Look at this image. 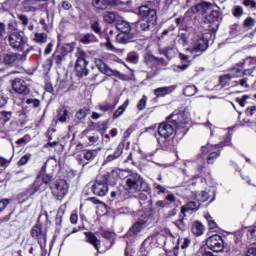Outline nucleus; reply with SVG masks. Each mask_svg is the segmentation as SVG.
I'll use <instances>...</instances> for the list:
<instances>
[{
	"mask_svg": "<svg viewBox=\"0 0 256 256\" xmlns=\"http://www.w3.org/2000/svg\"><path fill=\"white\" fill-rule=\"evenodd\" d=\"M168 121L175 128L176 133L185 135L187 133V125L191 123L189 112L175 110L169 117Z\"/></svg>",
	"mask_w": 256,
	"mask_h": 256,
	"instance_id": "1",
	"label": "nucleus"
},
{
	"mask_svg": "<svg viewBox=\"0 0 256 256\" xmlns=\"http://www.w3.org/2000/svg\"><path fill=\"white\" fill-rule=\"evenodd\" d=\"M157 133L159 135L157 141L160 147H162V149H169V147H171V137H173V134L175 133V126L171 124L169 118H167L166 122L159 124Z\"/></svg>",
	"mask_w": 256,
	"mask_h": 256,
	"instance_id": "2",
	"label": "nucleus"
},
{
	"mask_svg": "<svg viewBox=\"0 0 256 256\" xmlns=\"http://www.w3.org/2000/svg\"><path fill=\"white\" fill-rule=\"evenodd\" d=\"M209 47V41L203 37L202 34H194L191 39V43L187 48V51L191 52L192 55H201L203 52L207 51Z\"/></svg>",
	"mask_w": 256,
	"mask_h": 256,
	"instance_id": "3",
	"label": "nucleus"
},
{
	"mask_svg": "<svg viewBox=\"0 0 256 256\" xmlns=\"http://www.w3.org/2000/svg\"><path fill=\"white\" fill-rule=\"evenodd\" d=\"M50 189L57 201H63L69 193V183H67V180L65 179H60L55 181L53 185L50 186Z\"/></svg>",
	"mask_w": 256,
	"mask_h": 256,
	"instance_id": "4",
	"label": "nucleus"
},
{
	"mask_svg": "<svg viewBox=\"0 0 256 256\" xmlns=\"http://www.w3.org/2000/svg\"><path fill=\"white\" fill-rule=\"evenodd\" d=\"M145 180L139 174H131L126 178L125 189L128 193H139L143 189Z\"/></svg>",
	"mask_w": 256,
	"mask_h": 256,
	"instance_id": "5",
	"label": "nucleus"
},
{
	"mask_svg": "<svg viewBox=\"0 0 256 256\" xmlns=\"http://www.w3.org/2000/svg\"><path fill=\"white\" fill-rule=\"evenodd\" d=\"M30 235L32 239L37 241L41 249L47 246V226L44 225H34L31 228Z\"/></svg>",
	"mask_w": 256,
	"mask_h": 256,
	"instance_id": "6",
	"label": "nucleus"
},
{
	"mask_svg": "<svg viewBox=\"0 0 256 256\" xmlns=\"http://www.w3.org/2000/svg\"><path fill=\"white\" fill-rule=\"evenodd\" d=\"M107 176L100 175L97 177L95 183L92 185V192L98 197H105L109 193V184Z\"/></svg>",
	"mask_w": 256,
	"mask_h": 256,
	"instance_id": "7",
	"label": "nucleus"
},
{
	"mask_svg": "<svg viewBox=\"0 0 256 256\" xmlns=\"http://www.w3.org/2000/svg\"><path fill=\"white\" fill-rule=\"evenodd\" d=\"M206 247L213 253H221L225 249V242L223 237L218 234H213L206 239Z\"/></svg>",
	"mask_w": 256,
	"mask_h": 256,
	"instance_id": "8",
	"label": "nucleus"
},
{
	"mask_svg": "<svg viewBox=\"0 0 256 256\" xmlns=\"http://www.w3.org/2000/svg\"><path fill=\"white\" fill-rule=\"evenodd\" d=\"M217 149H221V144H216V145L207 144L206 146L201 147V152L203 153V155H207V153L212 151L209 153L207 157L208 165H213V163H215V159H217V157L221 155V151Z\"/></svg>",
	"mask_w": 256,
	"mask_h": 256,
	"instance_id": "9",
	"label": "nucleus"
},
{
	"mask_svg": "<svg viewBox=\"0 0 256 256\" xmlns=\"http://www.w3.org/2000/svg\"><path fill=\"white\" fill-rule=\"evenodd\" d=\"M95 63L97 69H99V71H101L103 75H107L108 77L114 76L118 77L119 79H123V77H125V75L121 74V72L109 68V66H107V64H105L104 61L101 59H96Z\"/></svg>",
	"mask_w": 256,
	"mask_h": 256,
	"instance_id": "10",
	"label": "nucleus"
},
{
	"mask_svg": "<svg viewBox=\"0 0 256 256\" xmlns=\"http://www.w3.org/2000/svg\"><path fill=\"white\" fill-rule=\"evenodd\" d=\"M9 44L12 49L23 51V47H25V39L23 38V34L21 32L11 33L9 36Z\"/></svg>",
	"mask_w": 256,
	"mask_h": 256,
	"instance_id": "11",
	"label": "nucleus"
},
{
	"mask_svg": "<svg viewBox=\"0 0 256 256\" xmlns=\"http://www.w3.org/2000/svg\"><path fill=\"white\" fill-rule=\"evenodd\" d=\"M12 89L19 95H29L31 91V89H29V85H27V82L21 78H16L12 81Z\"/></svg>",
	"mask_w": 256,
	"mask_h": 256,
	"instance_id": "12",
	"label": "nucleus"
},
{
	"mask_svg": "<svg viewBox=\"0 0 256 256\" xmlns=\"http://www.w3.org/2000/svg\"><path fill=\"white\" fill-rule=\"evenodd\" d=\"M93 7L101 11L107 9L108 7H119V5H124L121 0H93Z\"/></svg>",
	"mask_w": 256,
	"mask_h": 256,
	"instance_id": "13",
	"label": "nucleus"
},
{
	"mask_svg": "<svg viewBox=\"0 0 256 256\" xmlns=\"http://www.w3.org/2000/svg\"><path fill=\"white\" fill-rule=\"evenodd\" d=\"M251 73H253V69L245 68V63L241 62L237 64L228 74H230L232 79H235L245 75H251Z\"/></svg>",
	"mask_w": 256,
	"mask_h": 256,
	"instance_id": "14",
	"label": "nucleus"
},
{
	"mask_svg": "<svg viewBox=\"0 0 256 256\" xmlns=\"http://www.w3.org/2000/svg\"><path fill=\"white\" fill-rule=\"evenodd\" d=\"M138 15L142 19H150L151 23H157V10L151 9L149 6H140Z\"/></svg>",
	"mask_w": 256,
	"mask_h": 256,
	"instance_id": "15",
	"label": "nucleus"
},
{
	"mask_svg": "<svg viewBox=\"0 0 256 256\" xmlns=\"http://www.w3.org/2000/svg\"><path fill=\"white\" fill-rule=\"evenodd\" d=\"M151 237H162V243L164 245L167 243V237H172V239H175V235L171 233V230L163 226H156L151 234Z\"/></svg>",
	"mask_w": 256,
	"mask_h": 256,
	"instance_id": "16",
	"label": "nucleus"
},
{
	"mask_svg": "<svg viewBox=\"0 0 256 256\" xmlns=\"http://www.w3.org/2000/svg\"><path fill=\"white\" fill-rule=\"evenodd\" d=\"M25 53L17 54V53H8L3 57V63L5 65H15V63H19V61H25Z\"/></svg>",
	"mask_w": 256,
	"mask_h": 256,
	"instance_id": "17",
	"label": "nucleus"
},
{
	"mask_svg": "<svg viewBox=\"0 0 256 256\" xmlns=\"http://www.w3.org/2000/svg\"><path fill=\"white\" fill-rule=\"evenodd\" d=\"M86 243H89V245H92L96 251H99L101 249V240L97 238L95 233L93 232H84Z\"/></svg>",
	"mask_w": 256,
	"mask_h": 256,
	"instance_id": "18",
	"label": "nucleus"
},
{
	"mask_svg": "<svg viewBox=\"0 0 256 256\" xmlns=\"http://www.w3.org/2000/svg\"><path fill=\"white\" fill-rule=\"evenodd\" d=\"M87 65H89V62H76L75 71L77 77H87V75H89V69H87Z\"/></svg>",
	"mask_w": 256,
	"mask_h": 256,
	"instance_id": "19",
	"label": "nucleus"
},
{
	"mask_svg": "<svg viewBox=\"0 0 256 256\" xmlns=\"http://www.w3.org/2000/svg\"><path fill=\"white\" fill-rule=\"evenodd\" d=\"M177 89V86H164L154 89V95L155 97H165L166 95H169L173 93Z\"/></svg>",
	"mask_w": 256,
	"mask_h": 256,
	"instance_id": "20",
	"label": "nucleus"
},
{
	"mask_svg": "<svg viewBox=\"0 0 256 256\" xmlns=\"http://www.w3.org/2000/svg\"><path fill=\"white\" fill-rule=\"evenodd\" d=\"M46 187L43 182H39V180H35L34 184L30 186V188L27 190L28 195L33 196L36 195V193H41V191H45Z\"/></svg>",
	"mask_w": 256,
	"mask_h": 256,
	"instance_id": "21",
	"label": "nucleus"
},
{
	"mask_svg": "<svg viewBox=\"0 0 256 256\" xmlns=\"http://www.w3.org/2000/svg\"><path fill=\"white\" fill-rule=\"evenodd\" d=\"M123 149H125V144L123 142H120L118 146L116 147L113 154H110L106 158L107 163H111V161H115V159H119L121 155H123Z\"/></svg>",
	"mask_w": 256,
	"mask_h": 256,
	"instance_id": "22",
	"label": "nucleus"
},
{
	"mask_svg": "<svg viewBox=\"0 0 256 256\" xmlns=\"http://www.w3.org/2000/svg\"><path fill=\"white\" fill-rule=\"evenodd\" d=\"M215 197H216L215 188H208L204 190L201 194V199L203 202L210 201V203H213V201H215Z\"/></svg>",
	"mask_w": 256,
	"mask_h": 256,
	"instance_id": "23",
	"label": "nucleus"
},
{
	"mask_svg": "<svg viewBox=\"0 0 256 256\" xmlns=\"http://www.w3.org/2000/svg\"><path fill=\"white\" fill-rule=\"evenodd\" d=\"M199 207H201V203H199V201H191L181 207V213H182V215H185V213H187V211L199 210Z\"/></svg>",
	"mask_w": 256,
	"mask_h": 256,
	"instance_id": "24",
	"label": "nucleus"
},
{
	"mask_svg": "<svg viewBox=\"0 0 256 256\" xmlns=\"http://www.w3.org/2000/svg\"><path fill=\"white\" fill-rule=\"evenodd\" d=\"M143 231V225H132L129 230L126 232L125 237L126 239H131L133 237H137L139 233Z\"/></svg>",
	"mask_w": 256,
	"mask_h": 256,
	"instance_id": "25",
	"label": "nucleus"
},
{
	"mask_svg": "<svg viewBox=\"0 0 256 256\" xmlns=\"http://www.w3.org/2000/svg\"><path fill=\"white\" fill-rule=\"evenodd\" d=\"M212 7V3L201 2L200 4H197L193 9L194 11H196V13H199L200 15H205V13H207V10L211 9Z\"/></svg>",
	"mask_w": 256,
	"mask_h": 256,
	"instance_id": "26",
	"label": "nucleus"
},
{
	"mask_svg": "<svg viewBox=\"0 0 256 256\" xmlns=\"http://www.w3.org/2000/svg\"><path fill=\"white\" fill-rule=\"evenodd\" d=\"M116 29L121 33H131V24L125 20H118L116 22Z\"/></svg>",
	"mask_w": 256,
	"mask_h": 256,
	"instance_id": "27",
	"label": "nucleus"
},
{
	"mask_svg": "<svg viewBox=\"0 0 256 256\" xmlns=\"http://www.w3.org/2000/svg\"><path fill=\"white\" fill-rule=\"evenodd\" d=\"M100 235L101 237H103V239H107V241H110V246L107 249H111V247L115 245V232L109 230H102Z\"/></svg>",
	"mask_w": 256,
	"mask_h": 256,
	"instance_id": "28",
	"label": "nucleus"
},
{
	"mask_svg": "<svg viewBox=\"0 0 256 256\" xmlns=\"http://www.w3.org/2000/svg\"><path fill=\"white\" fill-rule=\"evenodd\" d=\"M133 39V34L121 32L116 36L117 43H122L123 45H127V43H131Z\"/></svg>",
	"mask_w": 256,
	"mask_h": 256,
	"instance_id": "29",
	"label": "nucleus"
},
{
	"mask_svg": "<svg viewBox=\"0 0 256 256\" xmlns=\"http://www.w3.org/2000/svg\"><path fill=\"white\" fill-rule=\"evenodd\" d=\"M115 107H117V104H111L110 102H102L98 105L99 111H102L103 113L114 111Z\"/></svg>",
	"mask_w": 256,
	"mask_h": 256,
	"instance_id": "30",
	"label": "nucleus"
},
{
	"mask_svg": "<svg viewBox=\"0 0 256 256\" xmlns=\"http://www.w3.org/2000/svg\"><path fill=\"white\" fill-rule=\"evenodd\" d=\"M157 22H151V19H143L138 22V29L140 31H149L151 29V25H155Z\"/></svg>",
	"mask_w": 256,
	"mask_h": 256,
	"instance_id": "31",
	"label": "nucleus"
},
{
	"mask_svg": "<svg viewBox=\"0 0 256 256\" xmlns=\"http://www.w3.org/2000/svg\"><path fill=\"white\" fill-rule=\"evenodd\" d=\"M129 106V100H126L123 105L119 106L117 110L113 113L112 119H119L121 115L125 113V110Z\"/></svg>",
	"mask_w": 256,
	"mask_h": 256,
	"instance_id": "32",
	"label": "nucleus"
},
{
	"mask_svg": "<svg viewBox=\"0 0 256 256\" xmlns=\"http://www.w3.org/2000/svg\"><path fill=\"white\" fill-rule=\"evenodd\" d=\"M23 10L26 11V13L29 12H35L37 11V8L35 7V1L33 0H24L23 1Z\"/></svg>",
	"mask_w": 256,
	"mask_h": 256,
	"instance_id": "33",
	"label": "nucleus"
},
{
	"mask_svg": "<svg viewBox=\"0 0 256 256\" xmlns=\"http://www.w3.org/2000/svg\"><path fill=\"white\" fill-rule=\"evenodd\" d=\"M220 81V85L222 87H229V85H232V81H233V78L231 77V75L228 73L226 75H223L220 77L219 79Z\"/></svg>",
	"mask_w": 256,
	"mask_h": 256,
	"instance_id": "34",
	"label": "nucleus"
},
{
	"mask_svg": "<svg viewBox=\"0 0 256 256\" xmlns=\"http://www.w3.org/2000/svg\"><path fill=\"white\" fill-rule=\"evenodd\" d=\"M205 231V226L204 225H192L191 227V232L195 237H201Z\"/></svg>",
	"mask_w": 256,
	"mask_h": 256,
	"instance_id": "35",
	"label": "nucleus"
},
{
	"mask_svg": "<svg viewBox=\"0 0 256 256\" xmlns=\"http://www.w3.org/2000/svg\"><path fill=\"white\" fill-rule=\"evenodd\" d=\"M103 19L105 23H115L117 19V14H115V12H106L103 14Z\"/></svg>",
	"mask_w": 256,
	"mask_h": 256,
	"instance_id": "36",
	"label": "nucleus"
},
{
	"mask_svg": "<svg viewBox=\"0 0 256 256\" xmlns=\"http://www.w3.org/2000/svg\"><path fill=\"white\" fill-rule=\"evenodd\" d=\"M126 61L127 63L137 65V63H139V54L137 52H129L126 57Z\"/></svg>",
	"mask_w": 256,
	"mask_h": 256,
	"instance_id": "37",
	"label": "nucleus"
},
{
	"mask_svg": "<svg viewBox=\"0 0 256 256\" xmlns=\"http://www.w3.org/2000/svg\"><path fill=\"white\" fill-rule=\"evenodd\" d=\"M183 93L186 97H193L197 93V87L195 85L186 86Z\"/></svg>",
	"mask_w": 256,
	"mask_h": 256,
	"instance_id": "38",
	"label": "nucleus"
},
{
	"mask_svg": "<svg viewBox=\"0 0 256 256\" xmlns=\"http://www.w3.org/2000/svg\"><path fill=\"white\" fill-rule=\"evenodd\" d=\"M90 29L92 31H94V33L96 35H98L99 37H101V35H103V30L101 29V24L99 23V21H94L91 26Z\"/></svg>",
	"mask_w": 256,
	"mask_h": 256,
	"instance_id": "39",
	"label": "nucleus"
},
{
	"mask_svg": "<svg viewBox=\"0 0 256 256\" xmlns=\"http://www.w3.org/2000/svg\"><path fill=\"white\" fill-rule=\"evenodd\" d=\"M13 7H17V3L13 2V0H7L3 4H0V9H3V11H9Z\"/></svg>",
	"mask_w": 256,
	"mask_h": 256,
	"instance_id": "40",
	"label": "nucleus"
},
{
	"mask_svg": "<svg viewBox=\"0 0 256 256\" xmlns=\"http://www.w3.org/2000/svg\"><path fill=\"white\" fill-rule=\"evenodd\" d=\"M76 57H77L76 63H81V61L83 63H87V54L85 53V51L78 49L76 53Z\"/></svg>",
	"mask_w": 256,
	"mask_h": 256,
	"instance_id": "41",
	"label": "nucleus"
},
{
	"mask_svg": "<svg viewBox=\"0 0 256 256\" xmlns=\"http://www.w3.org/2000/svg\"><path fill=\"white\" fill-rule=\"evenodd\" d=\"M93 41H95V35L91 33H88L81 38V43L84 45H89V43H93Z\"/></svg>",
	"mask_w": 256,
	"mask_h": 256,
	"instance_id": "42",
	"label": "nucleus"
},
{
	"mask_svg": "<svg viewBox=\"0 0 256 256\" xmlns=\"http://www.w3.org/2000/svg\"><path fill=\"white\" fill-rule=\"evenodd\" d=\"M34 41H36V43H47V34L36 33L34 35Z\"/></svg>",
	"mask_w": 256,
	"mask_h": 256,
	"instance_id": "43",
	"label": "nucleus"
},
{
	"mask_svg": "<svg viewBox=\"0 0 256 256\" xmlns=\"http://www.w3.org/2000/svg\"><path fill=\"white\" fill-rule=\"evenodd\" d=\"M95 157H97V150H87L84 153V159H86V161H93Z\"/></svg>",
	"mask_w": 256,
	"mask_h": 256,
	"instance_id": "44",
	"label": "nucleus"
},
{
	"mask_svg": "<svg viewBox=\"0 0 256 256\" xmlns=\"http://www.w3.org/2000/svg\"><path fill=\"white\" fill-rule=\"evenodd\" d=\"M12 117H13V113L11 111L0 112V119H2V121H4V123L11 121Z\"/></svg>",
	"mask_w": 256,
	"mask_h": 256,
	"instance_id": "45",
	"label": "nucleus"
},
{
	"mask_svg": "<svg viewBox=\"0 0 256 256\" xmlns=\"http://www.w3.org/2000/svg\"><path fill=\"white\" fill-rule=\"evenodd\" d=\"M237 85H240L243 89H249V79L248 78H242L239 81H236V85L234 86L232 84V87H237Z\"/></svg>",
	"mask_w": 256,
	"mask_h": 256,
	"instance_id": "46",
	"label": "nucleus"
},
{
	"mask_svg": "<svg viewBox=\"0 0 256 256\" xmlns=\"http://www.w3.org/2000/svg\"><path fill=\"white\" fill-rule=\"evenodd\" d=\"M26 105H32V107L34 109H37V107H40L41 106V101L39 99H36V98H28L26 100Z\"/></svg>",
	"mask_w": 256,
	"mask_h": 256,
	"instance_id": "47",
	"label": "nucleus"
},
{
	"mask_svg": "<svg viewBox=\"0 0 256 256\" xmlns=\"http://www.w3.org/2000/svg\"><path fill=\"white\" fill-rule=\"evenodd\" d=\"M178 239H180V243L182 242L180 249H182L183 251H185V249H188V247L191 245V239L189 237Z\"/></svg>",
	"mask_w": 256,
	"mask_h": 256,
	"instance_id": "48",
	"label": "nucleus"
},
{
	"mask_svg": "<svg viewBox=\"0 0 256 256\" xmlns=\"http://www.w3.org/2000/svg\"><path fill=\"white\" fill-rule=\"evenodd\" d=\"M180 243H181V239H177L176 246L168 252L167 256H179Z\"/></svg>",
	"mask_w": 256,
	"mask_h": 256,
	"instance_id": "49",
	"label": "nucleus"
},
{
	"mask_svg": "<svg viewBox=\"0 0 256 256\" xmlns=\"http://www.w3.org/2000/svg\"><path fill=\"white\" fill-rule=\"evenodd\" d=\"M243 25L247 29H252V27H255V19H253L252 17H248L244 20Z\"/></svg>",
	"mask_w": 256,
	"mask_h": 256,
	"instance_id": "50",
	"label": "nucleus"
},
{
	"mask_svg": "<svg viewBox=\"0 0 256 256\" xmlns=\"http://www.w3.org/2000/svg\"><path fill=\"white\" fill-rule=\"evenodd\" d=\"M145 107H147V96H143L137 104L138 111H143Z\"/></svg>",
	"mask_w": 256,
	"mask_h": 256,
	"instance_id": "51",
	"label": "nucleus"
},
{
	"mask_svg": "<svg viewBox=\"0 0 256 256\" xmlns=\"http://www.w3.org/2000/svg\"><path fill=\"white\" fill-rule=\"evenodd\" d=\"M247 237L250 241H256V225L248 230Z\"/></svg>",
	"mask_w": 256,
	"mask_h": 256,
	"instance_id": "52",
	"label": "nucleus"
},
{
	"mask_svg": "<svg viewBox=\"0 0 256 256\" xmlns=\"http://www.w3.org/2000/svg\"><path fill=\"white\" fill-rule=\"evenodd\" d=\"M247 99H250L249 95H243L241 98H236V102L240 107H245L247 105Z\"/></svg>",
	"mask_w": 256,
	"mask_h": 256,
	"instance_id": "53",
	"label": "nucleus"
},
{
	"mask_svg": "<svg viewBox=\"0 0 256 256\" xmlns=\"http://www.w3.org/2000/svg\"><path fill=\"white\" fill-rule=\"evenodd\" d=\"M219 19V12L218 11H212L210 15L208 16V21L210 23H215V21H218Z\"/></svg>",
	"mask_w": 256,
	"mask_h": 256,
	"instance_id": "54",
	"label": "nucleus"
},
{
	"mask_svg": "<svg viewBox=\"0 0 256 256\" xmlns=\"http://www.w3.org/2000/svg\"><path fill=\"white\" fill-rule=\"evenodd\" d=\"M42 183H44L45 185H51V183L53 182V176L51 174H44L42 176Z\"/></svg>",
	"mask_w": 256,
	"mask_h": 256,
	"instance_id": "55",
	"label": "nucleus"
},
{
	"mask_svg": "<svg viewBox=\"0 0 256 256\" xmlns=\"http://www.w3.org/2000/svg\"><path fill=\"white\" fill-rule=\"evenodd\" d=\"M30 160H31V154H26L19 160L18 165L20 166L27 165V163H29Z\"/></svg>",
	"mask_w": 256,
	"mask_h": 256,
	"instance_id": "56",
	"label": "nucleus"
},
{
	"mask_svg": "<svg viewBox=\"0 0 256 256\" xmlns=\"http://www.w3.org/2000/svg\"><path fill=\"white\" fill-rule=\"evenodd\" d=\"M18 19H19V21H21V23H22V25H24V27H27V25H29V17H27V15L18 14Z\"/></svg>",
	"mask_w": 256,
	"mask_h": 256,
	"instance_id": "57",
	"label": "nucleus"
},
{
	"mask_svg": "<svg viewBox=\"0 0 256 256\" xmlns=\"http://www.w3.org/2000/svg\"><path fill=\"white\" fill-rule=\"evenodd\" d=\"M11 203V200L5 198L0 200V213L5 211V209H7V205H9Z\"/></svg>",
	"mask_w": 256,
	"mask_h": 256,
	"instance_id": "58",
	"label": "nucleus"
},
{
	"mask_svg": "<svg viewBox=\"0 0 256 256\" xmlns=\"http://www.w3.org/2000/svg\"><path fill=\"white\" fill-rule=\"evenodd\" d=\"M178 43L180 45H182L183 47H185V45H187V34H179L178 35Z\"/></svg>",
	"mask_w": 256,
	"mask_h": 256,
	"instance_id": "59",
	"label": "nucleus"
},
{
	"mask_svg": "<svg viewBox=\"0 0 256 256\" xmlns=\"http://www.w3.org/2000/svg\"><path fill=\"white\" fill-rule=\"evenodd\" d=\"M232 14H233L234 17H241V15H243V7H241V6H236V7L233 9Z\"/></svg>",
	"mask_w": 256,
	"mask_h": 256,
	"instance_id": "60",
	"label": "nucleus"
},
{
	"mask_svg": "<svg viewBox=\"0 0 256 256\" xmlns=\"http://www.w3.org/2000/svg\"><path fill=\"white\" fill-rule=\"evenodd\" d=\"M244 7H250L251 9H256V2L255 0H243Z\"/></svg>",
	"mask_w": 256,
	"mask_h": 256,
	"instance_id": "61",
	"label": "nucleus"
},
{
	"mask_svg": "<svg viewBox=\"0 0 256 256\" xmlns=\"http://www.w3.org/2000/svg\"><path fill=\"white\" fill-rule=\"evenodd\" d=\"M87 109H81L76 113V118L77 119H85L87 117Z\"/></svg>",
	"mask_w": 256,
	"mask_h": 256,
	"instance_id": "62",
	"label": "nucleus"
},
{
	"mask_svg": "<svg viewBox=\"0 0 256 256\" xmlns=\"http://www.w3.org/2000/svg\"><path fill=\"white\" fill-rule=\"evenodd\" d=\"M97 127L99 131H107L109 129V123L107 122H98Z\"/></svg>",
	"mask_w": 256,
	"mask_h": 256,
	"instance_id": "63",
	"label": "nucleus"
},
{
	"mask_svg": "<svg viewBox=\"0 0 256 256\" xmlns=\"http://www.w3.org/2000/svg\"><path fill=\"white\" fill-rule=\"evenodd\" d=\"M242 63H244V67L245 65H252V67H254V65H256V57L247 58Z\"/></svg>",
	"mask_w": 256,
	"mask_h": 256,
	"instance_id": "64",
	"label": "nucleus"
}]
</instances>
